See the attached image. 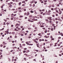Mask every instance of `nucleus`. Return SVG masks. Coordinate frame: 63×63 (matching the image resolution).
Returning a JSON list of instances; mask_svg holds the SVG:
<instances>
[{"label": "nucleus", "instance_id": "052dcab7", "mask_svg": "<svg viewBox=\"0 0 63 63\" xmlns=\"http://www.w3.org/2000/svg\"><path fill=\"white\" fill-rule=\"evenodd\" d=\"M32 20H34L35 21V19L33 18V19H32Z\"/></svg>", "mask_w": 63, "mask_h": 63}, {"label": "nucleus", "instance_id": "4468645a", "mask_svg": "<svg viewBox=\"0 0 63 63\" xmlns=\"http://www.w3.org/2000/svg\"><path fill=\"white\" fill-rule=\"evenodd\" d=\"M56 27V26H54V28L53 29H54V30H55V28Z\"/></svg>", "mask_w": 63, "mask_h": 63}, {"label": "nucleus", "instance_id": "de8ad7c7", "mask_svg": "<svg viewBox=\"0 0 63 63\" xmlns=\"http://www.w3.org/2000/svg\"><path fill=\"white\" fill-rule=\"evenodd\" d=\"M57 6L58 7V6L59 7V4H57Z\"/></svg>", "mask_w": 63, "mask_h": 63}, {"label": "nucleus", "instance_id": "e2e57ef3", "mask_svg": "<svg viewBox=\"0 0 63 63\" xmlns=\"http://www.w3.org/2000/svg\"><path fill=\"white\" fill-rule=\"evenodd\" d=\"M41 3H44V1H41Z\"/></svg>", "mask_w": 63, "mask_h": 63}, {"label": "nucleus", "instance_id": "4d7b16f0", "mask_svg": "<svg viewBox=\"0 0 63 63\" xmlns=\"http://www.w3.org/2000/svg\"><path fill=\"white\" fill-rule=\"evenodd\" d=\"M52 17H55V15H52Z\"/></svg>", "mask_w": 63, "mask_h": 63}, {"label": "nucleus", "instance_id": "774afa93", "mask_svg": "<svg viewBox=\"0 0 63 63\" xmlns=\"http://www.w3.org/2000/svg\"><path fill=\"white\" fill-rule=\"evenodd\" d=\"M22 6H25V4H22Z\"/></svg>", "mask_w": 63, "mask_h": 63}, {"label": "nucleus", "instance_id": "37998d69", "mask_svg": "<svg viewBox=\"0 0 63 63\" xmlns=\"http://www.w3.org/2000/svg\"><path fill=\"white\" fill-rule=\"evenodd\" d=\"M59 4L60 5H61V4H62V2H60L59 3Z\"/></svg>", "mask_w": 63, "mask_h": 63}, {"label": "nucleus", "instance_id": "c03bdc74", "mask_svg": "<svg viewBox=\"0 0 63 63\" xmlns=\"http://www.w3.org/2000/svg\"><path fill=\"white\" fill-rule=\"evenodd\" d=\"M15 1L16 2H19V0H16Z\"/></svg>", "mask_w": 63, "mask_h": 63}, {"label": "nucleus", "instance_id": "4c0bfd02", "mask_svg": "<svg viewBox=\"0 0 63 63\" xmlns=\"http://www.w3.org/2000/svg\"><path fill=\"white\" fill-rule=\"evenodd\" d=\"M27 52H26V53L27 52H29V50H27L26 51Z\"/></svg>", "mask_w": 63, "mask_h": 63}, {"label": "nucleus", "instance_id": "13d9d810", "mask_svg": "<svg viewBox=\"0 0 63 63\" xmlns=\"http://www.w3.org/2000/svg\"><path fill=\"white\" fill-rule=\"evenodd\" d=\"M20 29H21L20 28H18L17 29V30H20Z\"/></svg>", "mask_w": 63, "mask_h": 63}, {"label": "nucleus", "instance_id": "473e14b6", "mask_svg": "<svg viewBox=\"0 0 63 63\" xmlns=\"http://www.w3.org/2000/svg\"><path fill=\"white\" fill-rule=\"evenodd\" d=\"M26 14H27V13H26V12H25L24 13V15H26Z\"/></svg>", "mask_w": 63, "mask_h": 63}, {"label": "nucleus", "instance_id": "f257e3e1", "mask_svg": "<svg viewBox=\"0 0 63 63\" xmlns=\"http://www.w3.org/2000/svg\"><path fill=\"white\" fill-rule=\"evenodd\" d=\"M8 5H9V7H10V8H11L12 7V5H11L10 3H8Z\"/></svg>", "mask_w": 63, "mask_h": 63}, {"label": "nucleus", "instance_id": "2eb2a0df", "mask_svg": "<svg viewBox=\"0 0 63 63\" xmlns=\"http://www.w3.org/2000/svg\"><path fill=\"white\" fill-rule=\"evenodd\" d=\"M12 34H15V32H12Z\"/></svg>", "mask_w": 63, "mask_h": 63}, {"label": "nucleus", "instance_id": "1a4fd4ad", "mask_svg": "<svg viewBox=\"0 0 63 63\" xmlns=\"http://www.w3.org/2000/svg\"><path fill=\"white\" fill-rule=\"evenodd\" d=\"M39 43H38V44H36V46H37V47H39Z\"/></svg>", "mask_w": 63, "mask_h": 63}, {"label": "nucleus", "instance_id": "bf43d9fd", "mask_svg": "<svg viewBox=\"0 0 63 63\" xmlns=\"http://www.w3.org/2000/svg\"><path fill=\"white\" fill-rule=\"evenodd\" d=\"M22 33H23V34H25V32H22Z\"/></svg>", "mask_w": 63, "mask_h": 63}, {"label": "nucleus", "instance_id": "8fccbe9b", "mask_svg": "<svg viewBox=\"0 0 63 63\" xmlns=\"http://www.w3.org/2000/svg\"><path fill=\"white\" fill-rule=\"evenodd\" d=\"M25 44H23L22 45V46H25Z\"/></svg>", "mask_w": 63, "mask_h": 63}, {"label": "nucleus", "instance_id": "bb28decb", "mask_svg": "<svg viewBox=\"0 0 63 63\" xmlns=\"http://www.w3.org/2000/svg\"><path fill=\"white\" fill-rule=\"evenodd\" d=\"M49 23H52V21H49Z\"/></svg>", "mask_w": 63, "mask_h": 63}, {"label": "nucleus", "instance_id": "f3484780", "mask_svg": "<svg viewBox=\"0 0 63 63\" xmlns=\"http://www.w3.org/2000/svg\"><path fill=\"white\" fill-rule=\"evenodd\" d=\"M34 3V1H32L30 2V3L32 4V3Z\"/></svg>", "mask_w": 63, "mask_h": 63}, {"label": "nucleus", "instance_id": "39448f33", "mask_svg": "<svg viewBox=\"0 0 63 63\" xmlns=\"http://www.w3.org/2000/svg\"><path fill=\"white\" fill-rule=\"evenodd\" d=\"M30 15V13L28 12L27 13V16H29Z\"/></svg>", "mask_w": 63, "mask_h": 63}, {"label": "nucleus", "instance_id": "ddd939ff", "mask_svg": "<svg viewBox=\"0 0 63 63\" xmlns=\"http://www.w3.org/2000/svg\"><path fill=\"white\" fill-rule=\"evenodd\" d=\"M21 9V8L20 7H19L18 8V10H20V9Z\"/></svg>", "mask_w": 63, "mask_h": 63}, {"label": "nucleus", "instance_id": "f8f14e48", "mask_svg": "<svg viewBox=\"0 0 63 63\" xmlns=\"http://www.w3.org/2000/svg\"><path fill=\"white\" fill-rule=\"evenodd\" d=\"M19 4V6H20V5H21V2H20L19 3H18Z\"/></svg>", "mask_w": 63, "mask_h": 63}, {"label": "nucleus", "instance_id": "9b49d317", "mask_svg": "<svg viewBox=\"0 0 63 63\" xmlns=\"http://www.w3.org/2000/svg\"><path fill=\"white\" fill-rule=\"evenodd\" d=\"M30 12L31 13H34V11L31 10L30 11Z\"/></svg>", "mask_w": 63, "mask_h": 63}, {"label": "nucleus", "instance_id": "a878e982", "mask_svg": "<svg viewBox=\"0 0 63 63\" xmlns=\"http://www.w3.org/2000/svg\"><path fill=\"white\" fill-rule=\"evenodd\" d=\"M40 17L41 18H43V16H40Z\"/></svg>", "mask_w": 63, "mask_h": 63}, {"label": "nucleus", "instance_id": "680f3d73", "mask_svg": "<svg viewBox=\"0 0 63 63\" xmlns=\"http://www.w3.org/2000/svg\"><path fill=\"white\" fill-rule=\"evenodd\" d=\"M49 20H50V21H51L52 20V19H50Z\"/></svg>", "mask_w": 63, "mask_h": 63}, {"label": "nucleus", "instance_id": "4be33fe9", "mask_svg": "<svg viewBox=\"0 0 63 63\" xmlns=\"http://www.w3.org/2000/svg\"><path fill=\"white\" fill-rule=\"evenodd\" d=\"M29 16L30 17H32V15H30Z\"/></svg>", "mask_w": 63, "mask_h": 63}, {"label": "nucleus", "instance_id": "9d476101", "mask_svg": "<svg viewBox=\"0 0 63 63\" xmlns=\"http://www.w3.org/2000/svg\"><path fill=\"white\" fill-rule=\"evenodd\" d=\"M19 17L20 18L21 17H23V16L21 15L19 16Z\"/></svg>", "mask_w": 63, "mask_h": 63}, {"label": "nucleus", "instance_id": "e433bc0d", "mask_svg": "<svg viewBox=\"0 0 63 63\" xmlns=\"http://www.w3.org/2000/svg\"><path fill=\"white\" fill-rule=\"evenodd\" d=\"M51 10H52V11H53V10H54V8H52L51 9Z\"/></svg>", "mask_w": 63, "mask_h": 63}, {"label": "nucleus", "instance_id": "a211bd4d", "mask_svg": "<svg viewBox=\"0 0 63 63\" xmlns=\"http://www.w3.org/2000/svg\"><path fill=\"white\" fill-rule=\"evenodd\" d=\"M23 53H25V52H26V50H23Z\"/></svg>", "mask_w": 63, "mask_h": 63}, {"label": "nucleus", "instance_id": "6ab92c4d", "mask_svg": "<svg viewBox=\"0 0 63 63\" xmlns=\"http://www.w3.org/2000/svg\"><path fill=\"white\" fill-rule=\"evenodd\" d=\"M42 58H42V60H44V56H43V57H42Z\"/></svg>", "mask_w": 63, "mask_h": 63}, {"label": "nucleus", "instance_id": "3c124183", "mask_svg": "<svg viewBox=\"0 0 63 63\" xmlns=\"http://www.w3.org/2000/svg\"><path fill=\"white\" fill-rule=\"evenodd\" d=\"M53 44L52 43H51L50 44V46H52V45H53Z\"/></svg>", "mask_w": 63, "mask_h": 63}, {"label": "nucleus", "instance_id": "69168bd1", "mask_svg": "<svg viewBox=\"0 0 63 63\" xmlns=\"http://www.w3.org/2000/svg\"><path fill=\"white\" fill-rule=\"evenodd\" d=\"M58 46H60V44H58Z\"/></svg>", "mask_w": 63, "mask_h": 63}, {"label": "nucleus", "instance_id": "58836bf2", "mask_svg": "<svg viewBox=\"0 0 63 63\" xmlns=\"http://www.w3.org/2000/svg\"><path fill=\"white\" fill-rule=\"evenodd\" d=\"M40 14H41V15H42L43 14V12H41L40 13Z\"/></svg>", "mask_w": 63, "mask_h": 63}, {"label": "nucleus", "instance_id": "dca6fc26", "mask_svg": "<svg viewBox=\"0 0 63 63\" xmlns=\"http://www.w3.org/2000/svg\"><path fill=\"white\" fill-rule=\"evenodd\" d=\"M17 47H13V48L14 49L15 48H16Z\"/></svg>", "mask_w": 63, "mask_h": 63}, {"label": "nucleus", "instance_id": "5fc2aeb1", "mask_svg": "<svg viewBox=\"0 0 63 63\" xmlns=\"http://www.w3.org/2000/svg\"><path fill=\"white\" fill-rule=\"evenodd\" d=\"M47 35H50V33H47Z\"/></svg>", "mask_w": 63, "mask_h": 63}, {"label": "nucleus", "instance_id": "0eeeda50", "mask_svg": "<svg viewBox=\"0 0 63 63\" xmlns=\"http://www.w3.org/2000/svg\"><path fill=\"white\" fill-rule=\"evenodd\" d=\"M46 15H50V13L48 12L47 13Z\"/></svg>", "mask_w": 63, "mask_h": 63}, {"label": "nucleus", "instance_id": "0e129e2a", "mask_svg": "<svg viewBox=\"0 0 63 63\" xmlns=\"http://www.w3.org/2000/svg\"><path fill=\"white\" fill-rule=\"evenodd\" d=\"M45 33H46L47 32V31H45Z\"/></svg>", "mask_w": 63, "mask_h": 63}, {"label": "nucleus", "instance_id": "393cba45", "mask_svg": "<svg viewBox=\"0 0 63 63\" xmlns=\"http://www.w3.org/2000/svg\"><path fill=\"white\" fill-rule=\"evenodd\" d=\"M35 42L36 44H38V42H37V41H35V42Z\"/></svg>", "mask_w": 63, "mask_h": 63}, {"label": "nucleus", "instance_id": "603ef678", "mask_svg": "<svg viewBox=\"0 0 63 63\" xmlns=\"http://www.w3.org/2000/svg\"><path fill=\"white\" fill-rule=\"evenodd\" d=\"M43 48L44 49H46V47H45V46H44L43 47Z\"/></svg>", "mask_w": 63, "mask_h": 63}, {"label": "nucleus", "instance_id": "c85d7f7f", "mask_svg": "<svg viewBox=\"0 0 63 63\" xmlns=\"http://www.w3.org/2000/svg\"><path fill=\"white\" fill-rule=\"evenodd\" d=\"M33 35H34V36H35V35H36V34L35 33H33Z\"/></svg>", "mask_w": 63, "mask_h": 63}, {"label": "nucleus", "instance_id": "a19ab883", "mask_svg": "<svg viewBox=\"0 0 63 63\" xmlns=\"http://www.w3.org/2000/svg\"><path fill=\"white\" fill-rule=\"evenodd\" d=\"M55 19L56 20H58V19L57 18H55Z\"/></svg>", "mask_w": 63, "mask_h": 63}, {"label": "nucleus", "instance_id": "7c9ffc66", "mask_svg": "<svg viewBox=\"0 0 63 63\" xmlns=\"http://www.w3.org/2000/svg\"><path fill=\"white\" fill-rule=\"evenodd\" d=\"M51 11L50 10H49L48 11V13H50Z\"/></svg>", "mask_w": 63, "mask_h": 63}, {"label": "nucleus", "instance_id": "72a5a7b5", "mask_svg": "<svg viewBox=\"0 0 63 63\" xmlns=\"http://www.w3.org/2000/svg\"><path fill=\"white\" fill-rule=\"evenodd\" d=\"M47 19H50V17H47Z\"/></svg>", "mask_w": 63, "mask_h": 63}, {"label": "nucleus", "instance_id": "412c9836", "mask_svg": "<svg viewBox=\"0 0 63 63\" xmlns=\"http://www.w3.org/2000/svg\"><path fill=\"white\" fill-rule=\"evenodd\" d=\"M35 4H33V7H35Z\"/></svg>", "mask_w": 63, "mask_h": 63}, {"label": "nucleus", "instance_id": "2f4dec72", "mask_svg": "<svg viewBox=\"0 0 63 63\" xmlns=\"http://www.w3.org/2000/svg\"><path fill=\"white\" fill-rule=\"evenodd\" d=\"M52 7H54V5L53 4H52Z\"/></svg>", "mask_w": 63, "mask_h": 63}, {"label": "nucleus", "instance_id": "6e6552de", "mask_svg": "<svg viewBox=\"0 0 63 63\" xmlns=\"http://www.w3.org/2000/svg\"><path fill=\"white\" fill-rule=\"evenodd\" d=\"M18 12L20 13H21L22 12V11H21V10L20 9L18 10Z\"/></svg>", "mask_w": 63, "mask_h": 63}, {"label": "nucleus", "instance_id": "ea45409f", "mask_svg": "<svg viewBox=\"0 0 63 63\" xmlns=\"http://www.w3.org/2000/svg\"><path fill=\"white\" fill-rule=\"evenodd\" d=\"M41 35V33H39V34H38V35H39V36H40Z\"/></svg>", "mask_w": 63, "mask_h": 63}, {"label": "nucleus", "instance_id": "5701e85b", "mask_svg": "<svg viewBox=\"0 0 63 63\" xmlns=\"http://www.w3.org/2000/svg\"><path fill=\"white\" fill-rule=\"evenodd\" d=\"M3 23V25H6V22H4Z\"/></svg>", "mask_w": 63, "mask_h": 63}, {"label": "nucleus", "instance_id": "c756f323", "mask_svg": "<svg viewBox=\"0 0 63 63\" xmlns=\"http://www.w3.org/2000/svg\"><path fill=\"white\" fill-rule=\"evenodd\" d=\"M45 15H46V13H44L43 14V16Z\"/></svg>", "mask_w": 63, "mask_h": 63}, {"label": "nucleus", "instance_id": "79ce46f5", "mask_svg": "<svg viewBox=\"0 0 63 63\" xmlns=\"http://www.w3.org/2000/svg\"><path fill=\"white\" fill-rule=\"evenodd\" d=\"M33 45V44H29V46H32Z\"/></svg>", "mask_w": 63, "mask_h": 63}, {"label": "nucleus", "instance_id": "b1692460", "mask_svg": "<svg viewBox=\"0 0 63 63\" xmlns=\"http://www.w3.org/2000/svg\"><path fill=\"white\" fill-rule=\"evenodd\" d=\"M44 38H47V35H45L44 36Z\"/></svg>", "mask_w": 63, "mask_h": 63}, {"label": "nucleus", "instance_id": "f03ea898", "mask_svg": "<svg viewBox=\"0 0 63 63\" xmlns=\"http://www.w3.org/2000/svg\"><path fill=\"white\" fill-rule=\"evenodd\" d=\"M61 13H62V12L61 11H59V15H61Z\"/></svg>", "mask_w": 63, "mask_h": 63}, {"label": "nucleus", "instance_id": "49530a36", "mask_svg": "<svg viewBox=\"0 0 63 63\" xmlns=\"http://www.w3.org/2000/svg\"><path fill=\"white\" fill-rule=\"evenodd\" d=\"M6 24H7V25H9V23L8 22H7L6 23Z\"/></svg>", "mask_w": 63, "mask_h": 63}, {"label": "nucleus", "instance_id": "09e8293b", "mask_svg": "<svg viewBox=\"0 0 63 63\" xmlns=\"http://www.w3.org/2000/svg\"><path fill=\"white\" fill-rule=\"evenodd\" d=\"M10 3V4H13V3L12 2H11L10 3Z\"/></svg>", "mask_w": 63, "mask_h": 63}, {"label": "nucleus", "instance_id": "338daca9", "mask_svg": "<svg viewBox=\"0 0 63 63\" xmlns=\"http://www.w3.org/2000/svg\"><path fill=\"white\" fill-rule=\"evenodd\" d=\"M45 9H42V11L43 12L44 11H45Z\"/></svg>", "mask_w": 63, "mask_h": 63}, {"label": "nucleus", "instance_id": "aec40b11", "mask_svg": "<svg viewBox=\"0 0 63 63\" xmlns=\"http://www.w3.org/2000/svg\"><path fill=\"white\" fill-rule=\"evenodd\" d=\"M45 21H48V19H45Z\"/></svg>", "mask_w": 63, "mask_h": 63}, {"label": "nucleus", "instance_id": "cd10ccee", "mask_svg": "<svg viewBox=\"0 0 63 63\" xmlns=\"http://www.w3.org/2000/svg\"><path fill=\"white\" fill-rule=\"evenodd\" d=\"M32 41H34V42H35V39H32Z\"/></svg>", "mask_w": 63, "mask_h": 63}, {"label": "nucleus", "instance_id": "864d4df0", "mask_svg": "<svg viewBox=\"0 0 63 63\" xmlns=\"http://www.w3.org/2000/svg\"><path fill=\"white\" fill-rule=\"evenodd\" d=\"M30 7H32V4H30Z\"/></svg>", "mask_w": 63, "mask_h": 63}, {"label": "nucleus", "instance_id": "f704fd0d", "mask_svg": "<svg viewBox=\"0 0 63 63\" xmlns=\"http://www.w3.org/2000/svg\"><path fill=\"white\" fill-rule=\"evenodd\" d=\"M51 31H53V28H52L51 29Z\"/></svg>", "mask_w": 63, "mask_h": 63}, {"label": "nucleus", "instance_id": "6e6d98bb", "mask_svg": "<svg viewBox=\"0 0 63 63\" xmlns=\"http://www.w3.org/2000/svg\"><path fill=\"white\" fill-rule=\"evenodd\" d=\"M24 11H26V9H24Z\"/></svg>", "mask_w": 63, "mask_h": 63}, {"label": "nucleus", "instance_id": "a18cd8bd", "mask_svg": "<svg viewBox=\"0 0 63 63\" xmlns=\"http://www.w3.org/2000/svg\"><path fill=\"white\" fill-rule=\"evenodd\" d=\"M23 35H24L23 34H22V33L21 34V35H20L21 36H23Z\"/></svg>", "mask_w": 63, "mask_h": 63}, {"label": "nucleus", "instance_id": "20e7f679", "mask_svg": "<svg viewBox=\"0 0 63 63\" xmlns=\"http://www.w3.org/2000/svg\"><path fill=\"white\" fill-rule=\"evenodd\" d=\"M40 27H44V26L43 25H41V24H40Z\"/></svg>", "mask_w": 63, "mask_h": 63}, {"label": "nucleus", "instance_id": "c9c22d12", "mask_svg": "<svg viewBox=\"0 0 63 63\" xmlns=\"http://www.w3.org/2000/svg\"><path fill=\"white\" fill-rule=\"evenodd\" d=\"M2 46H3V44H1L0 47H2Z\"/></svg>", "mask_w": 63, "mask_h": 63}, {"label": "nucleus", "instance_id": "7ed1b4c3", "mask_svg": "<svg viewBox=\"0 0 63 63\" xmlns=\"http://www.w3.org/2000/svg\"><path fill=\"white\" fill-rule=\"evenodd\" d=\"M20 24H18V23H17L16 24V25H17L18 26H20Z\"/></svg>", "mask_w": 63, "mask_h": 63}, {"label": "nucleus", "instance_id": "423d86ee", "mask_svg": "<svg viewBox=\"0 0 63 63\" xmlns=\"http://www.w3.org/2000/svg\"><path fill=\"white\" fill-rule=\"evenodd\" d=\"M22 3H24L25 4H26L25 1H23L22 2Z\"/></svg>", "mask_w": 63, "mask_h": 63}]
</instances>
